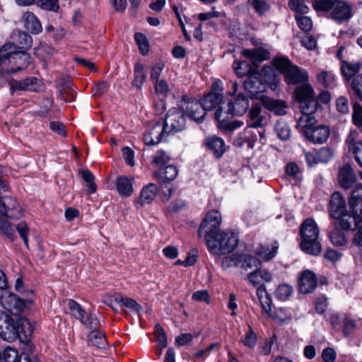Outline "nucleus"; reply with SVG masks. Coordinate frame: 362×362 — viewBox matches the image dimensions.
Returning a JSON list of instances; mask_svg holds the SVG:
<instances>
[{
  "label": "nucleus",
  "mask_w": 362,
  "mask_h": 362,
  "mask_svg": "<svg viewBox=\"0 0 362 362\" xmlns=\"http://www.w3.org/2000/svg\"><path fill=\"white\" fill-rule=\"evenodd\" d=\"M335 226H339L344 230H355L358 226H362V214L360 211L349 212L346 211L339 218L334 219Z\"/></svg>",
  "instance_id": "obj_11"
},
{
  "label": "nucleus",
  "mask_w": 362,
  "mask_h": 362,
  "mask_svg": "<svg viewBox=\"0 0 362 362\" xmlns=\"http://www.w3.org/2000/svg\"><path fill=\"white\" fill-rule=\"evenodd\" d=\"M243 86L250 98L260 99L262 100V98L264 96L262 95V83L259 79L253 77H249L245 81Z\"/></svg>",
  "instance_id": "obj_23"
},
{
  "label": "nucleus",
  "mask_w": 362,
  "mask_h": 362,
  "mask_svg": "<svg viewBox=\"0 0 362 362\" xmlns=\"http://www.w3.org/2000/svg\"><path fill=\"white\" fill-rule=\"evenodd\" d=\"M349 206L352 211L362 214V185H358L352 190L349 199Z\"/></svg>",
  "instance_id": "obj_30"
},
{
  "label": "nucleus",
  "mask_w": 362,
  "mask_h": 362,
  "mask_svg": "<svg viewBox=\"0 0 362 362\" xmlns=\"http://www.w3.org/2000/svg\"><path fill=\"white\" fill-rule=\"evenodd\" d=\"M134 78L132 83L139 90H141L143 84L147 78L146 73L144 71V66L141 63H136L134 66Z\"/></svg>",
  "instance_id": "obj_36"
},
{
  "label": "nucleus",
  "mask_w": 362,
  "mask_h": 362,
  "mask_svg": "<svg viewBox=\"0 0 362 362\" xmlns=\"http://www.w3.org/2000/svg\"><path fill=\"white\" fill-rule=\"evenodd\" d=\"M153 84L157 94L165 96L170 91L168 84L164 79L156 81Z\"/></svg>",
  "instance_id": "obj_62"
},
{
  "label": "nucleus",
  "mask_w": 362,
  "mask_h": 362,
  "mask_svg": "<svg viewBox=\"0 0 362 362\" xmlns=\"http://www.w3.org/2000/svg\"><path fill=\"white\" fill-rule=\"evenodd\" d=\"M329 129L327 126L320 125L305 132V136L315 144H322L327 141Z\"/></svg>",
  "instance_id": "obj_18"
},
{
  "label": "nucleus",
  "mask_w": 362,
  "mask_h": 362,
  "mask_svg": "<svg viewBox=\"0 0 362 362\" xmlns=\"http://www.w3.org/2000/svg\"><path fill=\"white\" fill-rule=\"evenodd\" d=\"M263 106L277 116H282L286 113V103L281 100H276L264 96L262 98Z\"/></svg>",
  "instance_id": "obj_19"
},
{
  "label": "nucleus",
  "mask_w": 362,
  "mask_h": 362,
  "mask_svg": "<svg viewBox=\"0 0 362 362\" xmlns=\"http://www.w3.org/2000/svg\"><path fill=\"white\" fill-rule=\"evenodd\" d=\"M250 129H245L240 133L233 140V145L236 147H241L245 143L247 144L248 147L252 148L254 142L257 140V136L252 135Z\"/></svg>",
  "instance_id": "obj_34"
},
{
  "label": "nucleus",
  "mask_w": 362,
  "mask_h": 362,
  "mask_svg": "<svg viewBox=\"0 0 362 362\" xmlns=\"http://www.w3.org/2000/svg\"><path fill=\"white\" fill-rule=\"evenodd\" d=\"M134 39L136 42L140 52L143 55H146L148 52V42L146 36L140 33H136L134 35Z\"/></svg>",
  "instance_id": "obj_53"
},
{
  "label": "nucleus",
  "mask_w": 362,
  "mask_h": 362,
  "mask_svg": "<svg viewBox=\"0 0 362 362\" xmlns=\"http://www.w3.org/2000/svg\"><path fill=\"white\" fill-rule=\"evenodd\" d=\"M293 287L288 284H283L279 285L275 291V297L279 300H286L292 293Z\"/></svg>",
  "instance_id": "obj_50"
},
{
  "label": "nucleus",
  "mask_w": 362,
  "mask_h": 362,
  "mask_svg": "<svg viewBox=\"0 0 362 362\" xmlns=\"http://www.w3.org/2000/svg\"><path fill=\"white\" fill-rule=\"evenodd\" d=\"M178 174V170L174 165H168L164 168H160L154 173V176L160 184L166 185L175 180Z\"/></svg>",
  "instance_id": "obj_24"
},
{
  "label": "nucleus",
  "mask_w": 362,
  "mask_h": 362,
  "mask_svg": "<svg viewBox=\"0 0 362 362\" xmlns=\"http://www.w3.org/2000/svg\"><path fill=\"white\" fill-rule=\"evenodd\" d=\"M0 230L11 240L15 238V231L11 224L6 221H0Z\"/></svg>",
  "instance_id": "obj_64"
},
{
  "label": "nucleus",
  "mask_w": 362,
  "mask_h": 362,
  "mask_svg": "<svg viewBox=\"0 0 362 362\" xmlns=\"http://www.w3.org/2000/svg\"><path fill=\"white\" fill-rule=\"evenodd\" d=\"M177 105L183 114L192 120L202 123L206 117L201 101L187 95H183L177 102Z\"/></svg>",
  "instance_id": "obj_7"
},
{
  "label": "nucleus",
  "mask_w": 362,
  "mask_h": 362,
  "mask_svg": "<svg viewBox=\"0 0 362 362\" xmlns=\"http://www.w3.org/2000/svg\"><path fill=\"white\" fill-rule=\"evenodd\" d=\"M168 135L163 121L160 118L148 122L144 133V141L146 145L155 146Z\"/></svg>",
  "instance_id": "obj_9"
},
{
  "label": "nucleus",
  "mask_w": 362,
  "mask_h": 362,
  "mask_svg": "<svg viewBox=\"0 0 362 362\" xmlns=\"http://www.w3.org/2000/svg\"><path fill=\"white\" fill-rule=\"evenodd\" d=\"M262 105V103L252 104L249 112L248 128H259L267 124L266 117L261 115Z\"/></svg>",
  "instance_id": "obj_15"
},
{
  "label": "nucleus",
  "mask_w": 362,
  "mask_h": 362,
  "mask_svg": "<svg viewBox=\"0 0 362 362\" xmlns=\"http://www.w3.org/2000/svg\"><path fill=\"white\" fill-rule=\"evenodd\" d=\"M361 67L360 62H349L341 60V72L346 80H349L359 71Z\"/></svg>",
  "instance_id": "obj_32"
},
{
  "label": "nucleus",
  "mask_w": 362,
  "mask_h": 362,
  "mask_svg": "<svg viewBox=\"0 0 362 362\" xmlns=\"http://www.w3.org/2000/svg\"><path fill=\"white\" fill-rule=\"evenodd\" d=\"M37 78L35 77H28L23 80H13L10 83V90L11 94L16 90L24 91L30 90L34 91L36 90V85L37 83Z\"/></svg>",
  "instance_id": "obj_22"
},
{
  "label": "nucleus",
  "mask_w": 362,
  "mask_h": 362,
  "mask_svg": "<svg viewBox=\"0 0 362 362\" xmlns=\"http://www.w3.org/2000/svg\"><path fill=\"white\" fill-rule=\"evenodd\" d=\"M228 109L225 112L230 116H242L249 108V100L243 93H239L228 104Z\"/></svg>",
  "instance_id": "obj_13"
},
{
  "label": "nucleus",
  "mask_w": 362,
  "mask_h": 362,
  "mask_svg": "<svg viewBox=\"0 0 362 362\" xmlns=\"http://www.w3.org/2000/svg\"><path fill=\"white\" fill-rule=\"evenodd\" d=\"M257 294L261 303L263 310L269 314L271 317H274V316L270 313L272 311V300L267 296L264 288H262L261 286L259 287L257 291Z\"/></svg>",
  "instance_id": "obj_46"
},
{
  "label": "nucleus",
  "mask_w": 362,
  "mask_h": 362,
  "mask_svg": "<svg viewBox=\"0 0 362 362\" xmlns=\"http://www.w3.org/2000/svg\"><path fill=\"white\" fill-rule=\"evenodd\" d=\"M247 4L251 6L259 16L265 15L270 10V5L267 0H247Z\"/></svg>",
  "instance_id": "obj_43"
},
{
  "label": "nucleus",
  "mask_w": 362,
  "mask_h": 362,
  "mask_svg": "<svg viewBox=\"0 0 362 362\" xmlns=\"http://www.w3.org/2000/svg\"><path fill=\"white\" fill-rule=\"evenodd\" d=\"M0 303L6 310L15 315L21 313L25 307V302L21 298L7 291L1 295Z\"/></svg>",
  "instance_id": "obj_12"
},
{
  "label": "nucleus",
  "mask_w": 362,
  "mask_h": 362,
  "mask_svg": "<svg viewBox=\"0 0 362 362\" xmlns=\"http://www.w3.org/2000/svg\"><path fill=\"white\" fill-rule=\"evenodd\" d=\"M279 245L275 242L271 247L269 245H260L257 248L255 253L264 260L269 261L275 257Z\"/></svg>",
  "instance_id": "obj_35"
},
{
  "label": "nucleus",
  "mask_w": 362,
  "mask_h": 362,
  "mask_svg": "<svg viewBox=\"0 0 362 362\" xmlns=\"http://www.w3.org/2000/svg\"><path fill=\"white\" fill-rule=\"evenodd\" d=\"M242 54L253 64L262 62L269 57V52L263 48L243 49Z\"/></svg>",
  "instance_id": "obj_29"
},
{
  "label": "nucleus",
  "mask_w": 362,
  "mask_h": 362,
  "mask_svg": "<svg viewBox=\"0 0 362 362\" xmlns=\"http://www.w3.org/2000/svg\"><path fill=\"white\" fill-rule=\"evenodd\" d=\"M204 144L216 158L222 157L226 151V144L223 139L217 136L206 138Z\"/></svg>",
  "instance_id": "obj_16"
},
{
  "label": "nucleus",
  "mask_w": 362,
  "mask_h": 362,
  "mask_svg": "<svg viewBox=\"0 0 362 362\" xmlns=\"http://www.w3.org/2000/svg\"><path fill=\"white\" fill-rule=\"evenodd\" d=\"M329 238L335 246H343L346 243V235L337 227L329 233Z\"/></svg>",
  "instance_id": "obj_48"
},
{
  "label": "nucleus",
  "mask_w": 362,
  "mask_h": 362,
  "mask_svg": "<svg viewBox=\"0 0 362 362\" xmlns=\"http://www.w3.org/2000/svg\"><path fill=\"white\" fill-rule=\"evenodd\" d=\"M89 342L98 348L103 349L105 347L107 341L105 334L97 329H93L88 334Z\"/></svg>",
  "instance_id": "obj_42"
},
{
  "label": "nucleus",
  "mask_w": 362,
  "mask_h": 362,
  "mask_svg": "<svg viewBox=\"0 0 362 362\" xmlns=\"http://www.w3.org/2000/svg\"><path fill=\"white\" fill-rule=\"evenodd\" d=\"M349 151L354 155L355 160L358 164L362 168V141L353 142L352 140L348 139ZM361 179L362 180V171L359 173Z\"/></svg>",
  "instance_id": "obj_39"
},
{
  "label": "nucleus",
  "mask_w": 362,
  "mask_h": 362,
  "mask_svg": "<svg viewBox=\"0 0 362 362\" xmlns=\"http://www.w3.org/2000/svg\"><path fill=\"white\" fill-rule=\"evenodd\" d=\"M237 235L221 232L216 236L213 242L208 243L209 251L216 255H225L231 252L238 245Z\"/></svg>",
  "instance_id": "obj_8"
},
{
  "label": "nucleus",
  "mask_w": 362,
  "mask_h": 362,
  "mask_svg": "<svg viewBox=\"0 0 362 362\" xmlns=\"http://www.w3.org/2000/svg\"><path fill=\"white\" fill-rule=\"evenodd\" d=\"M352 119L356 126L362 127V107L357 103L354 104Z\"/></svg>",
  "instance_id": "obj_60"
},
{
  "label": "nucleus",
  "mask_w": 362,
  "mask_h": 362,
  "mask_svg": "<svg viewBox=\"0 0 362 362\" xmlns=\"http://www.w3.org/2000/svg\"><path fill=\"white\" fill-rule=\"evenodd\" d=\"M272 65L280 72L284 73L286 74V71H288V69L291 67L292 64L291 61L286 58L283 57H276L272 60Z\"/></svg>",
  "instance_id": "obj_49"
},
{
  "label": "nucleus",
  "mask_w": 362,
  "mask_h": 362,
  "mask_svg": "<svg viewBox=\"0 0 362 362\" xmlns=\"http://www.w3.org/2000/svg\"><path fill=\"white\" fill-rule=\"evenodd\" d=\"M343 322V333L346 337H348L356 328V321L353 319L349 318L346 315H344Z\"/></svg>",
  "instance_id": "obj_61"
},
{
  "label": "nucleus",
  "mask_w": 362,
  "mask_h": 362,
  "mask_svg": "<svg viewBox=\"0 0 362 362\" xmlns=\"http://www.w3.org/2000/svg\"><path fill=\"white\" fill-rule=\"evenodd\" d=\"M221 223V216L218 211L212 210L209 211L199 228V236L204 235L206 244L213 242L216 236L222 232L219 229Z\"/></svg>",
  "instance_id": "obj_6"
},
{
  "label": "nucleus",
  "mask_w": 362,
  "mask_h": 362,
  "mask_svg": "<svg viewBox=\"0 0 362 362\" xmlns=\"http://www.w3.org/2000/svg\"><path fill=\"white\" fill-rule=\"evenodd\" d=\"M289 6L290 8L296 12V14L303 15L308 11V7L303 0H292Z\"/></svg>",
  "instance_id": "obj_57"
},
{
  "label": "nucleus",
  "mask_w": 362,
  "mask_h": 362,
  "mask_svg": "<svg viewBox=\"0 0 362 362\" xmlns=\"http://www.w3.org/2000/svg\"><path fill=\"white\" fill-rule=\"evenodd\" d=\"M116 188L120 196L128 197L134 192L132 179L126 176H119L116 180Z\"/></svg>",
  "instance_id": "obj_28"
},
{
  "label": "nucleus",
  "mask_w": 362,
  "mask_h": 362,
  "mask_svg": "<svg viewBox=\"0 0 362 362\" xmlns=\"http://www.w3.org/2000/svg\"><path fill=\"white\" fill-rule=\"evenodd\" d=\"M223 95L221 93L211 91L200 100L205 112L211 111L221 104Z\"/></svg>",
  "instance_id": "obj_27"
},
{
  "label": "nucleus",
  "mask_w": 362,
  "mask_h": 362,
  "mask_svg": "<svg viewBox=\"0 0 362 362\" xmlns=\"http://www.w3.org/2000/svg\"><path fill=\"white\" fill-rule=\"evenodd\" d=\"M79 175L82 179L86 182L88 190L90 194L95 192L97 189V185L94 182L95 177L93 174L88 170L80 169L78 170Z\"/></svg>",
  "instance_id": "obj_45"
},
{
  "label": "nucleus",
  "mask_w": 362,
  "mask_h": 362,
  "mask_svg": "<svg viewBox=\"0 0 362 362\" xmlns=\"http://www.w3.org/2000/svg\"><path fill=\"white\" fill-rule=\"evenodd\" d=\"M312 6L317 12H329L330 18L338 23L348 21L352 17V7L339 0H313Z\"/></svg>",
  "instance_id": "obj_2"
},
{
  "label": "nucleus",
  "mask_w": 362,
  "mask_h": 362,
  "mask_svg": "<svg viewBox=\"0 0 362 362\" xmlns=\"http://www.w3.org/2000/svg\"><path fill=\"white\" fill-rule=\"evenodd\" d=\"M308 79V75L306 71L300 69L297 66H291L286 71L285 81L288 84H298L305 83Z\"/></svg>",
  "instance_id": "obj_21"
},
{
  "label": "nucleus",
  "mask_w": 362,
  "mask_h": 362,
  "mask_svg": "<svg viewBox=\"0 0 362 362\" xmlns=\"http://www.w3.org/2000/svg\"><path fill=\"white\" fill-rule=\"evenodd\" d=\"M317 284V279L315 274L311 271L306 270L302 273L299 280V291L305 294L312 293Z\"/></svg>",
  "instance_id": "obj_17"
},
{
  "label": "nucleus",
  "mask_w": 362,
  "mask_h": 362,
  "mask_svg": "<svg viewBox=\"0 0 362 362\" xmlns=\"http://www.w3.org/2000/svg\"><path fill=\"white\" fill-rule=\"evenodd\" d=\"M170 160L169 155L164 151H158L153 156V163L158 166L167 164Z\"/></svg>",
  "instance_id": "obj_56"
},
{
  "label": "nucleus",
  "mask_w": 362,
  "mask_h": 362,
  "mask_svg": "<svg viewBox=\"0 0 362 362\" xmlns=\"http://www.w3.org/2000/svg\"><path fill=\"white\" fill-rule=\"evenodd\" d=\"M32 331L29 321L23 317L14 320L9 315L0 311V337L7 341L18 339L21 342L29 341Z\"/></svg>",
  "instance_id": "obj_1"
},
{
  "label": "nucleus",
  "mask_w": 362,
  "mask_h": 362,
  "mask_svg": "<svg viewBox=\"0 0 362 362\" xmlns=\"http://www.w3.org/2000/svg\"><path fill=\"white\" fill-rule=\"evenodd\" d=\"M274 132L277 136L282 141L288 140L291 136V128L287 122L278 120L274 126Z\"/></svg>",
  "instance_id": "obj_41"
},
{
  "label": "nucleus",
  "mask_w": 362,
  "mask_h": 362,
  "mask_svg": "<svg viewBox=\"0 0 362 362\" xmlns=\"http://www.w3.org/2000/svg\"><path fill=\"white\" fill-rule=\"evenodd\" d=\"M168 134H175L183 130L186 125L185 115L177 109H171L167 113L163 122Z\"/></svg>",
  "instance_id": "obj_10"
},
{
  "label": "nucleus",
  "mask_w": 362,
  "mask_h": 362,
  "mask_svg": "<svg viewBox=\"0 0 362 362\" xmlns=\"http://www.w3.org/2000/svg\"><path fill=\"white\" fill-rule=\"evenodd\" d=\"M295 95L300 103L310 99L315 98L314 89L308 83H304L302 86H298L295 90Z\"/></svg>",
  "instance_id": "obj_33"
},
{
  "label": "nucleus",
  "mask_w": 362,
  "mask_h": 362,
  "mask_svg": "<svg viewBox=\"0 0 362 362\" xmlns=\"http://www.w3.org/2000/svg\"><path fill=\"white\" fill-rule=\"evenodd\" d=\"M346 211V202L339 192H334L331 197L329 204V214L334 220L339 218Z\"/></svg>",
  "instance_id": "obj_14"
},
{
  "label": "nucleus",
  "mask_w": 362,
  "mask_h": 362,
  "mask_svg": "<svg viewBox=\"0 0 362 362\" xmlns=\"http://www.w3.org/2000/svg\"><path fill=\"white\" fill-rule=\"evenodd\" d=\"M338 180L341 186L344 189L351 188L355 183L356 177L349 164H346L339 169Z\"/></svg>",
  "instance_id": "obj_20"
},
{
  "label": "nucleus",
  "mask_w": 362,
  "mask_h": 362,
  "mask_svg": "<svg viewBox=\"0 0 362 362\" xmlns=\"http://www.w3.org/2000/svg\"><path fill=\"white\" fill-rule=\"evenodd\" d=\"M226 115V117L223 115L221 107H219L215 112V118L219 122L221 129L226 131H233L243 124V122L239 120L227 121L226 119L229 117L230 115Z\"/></svg>",
  "instance_id": "obj_26"
},
{
  "label": "nucleus",
  "mask_w": 362,
  "mask_h": 362,
  "mask_svg": "<svg viewBox=\"0 0 362 362\" xmlns=\"http://www.w3.org/2000/svg\"><path fill=\"white\" fill-rule=\"evenodd\" d=\"M69 308L72 312V315L78 320L83 318V316L86 314V312L81 308V306L73 300H69Z\"/></svg>",
  "instance_id": "obj_58"
},
{
  "label": "nucleus",
  "mask_w": 362,
  "mask_h": 362,
  "mask_svg": "<svg viewBox=\"0 0 362 362\" xmlns=\"http://www.w3.org/2000/svg\"><path fill=\"white\" fill-rule=\"evenodd\" d=\"M158 191V187L153 183L144 187L141 191L139 198L136 202V206L139 205L142 207L145 204H150L155 198Z\"/></svg>",
  "instance_id": "obj_25"
},
{
  "label": "nucleus",
  "mask_w": 362,
  "mask_h": 362,
  "mask_svg": "<svg viewBox=\"0 0 362 362\" xmlns=\"http://www.w3.org/2000/svg\"><path fill=\"white\" fill-rule=\"evenodd\" d=\"M23 18L25 22V28L32 34L36 35L42 30L40 21L33 13H25L23 16Z\"/></svg>",
  "instance_id": "obj_31"
},
{
  "label": "nucleus",
  "mask_w": 362,
  "mask_h": 362,
  "mask_svg": "<svg viewBox=\"0 0 362 362\" xmlns=\"http://www.w3.org/2000/svg\"><path fill=\"white\" fill-rule=\"evenodd\" d=\"M317 119L313 115L303 114L298 119L297 127L303 130V134L305 136V132L308 129H312L315 127Z\"/></svg>",
  "instance_id": "obj_38"
},
{
  "label": "nucleus",
  "mask_w": 362,
  "mask_h": 362,
  "mask_svg": "<svg viewBox=\"0 0 362 362\" xmlns=\"http://www.w3.org/2000/svg\"><path fill=\"white\" fill-rule=\"evenodd\" d=\"M319 228L313 218H307L301 224L300 233L302 241L301 250L310 255L317 256L322 251V245L318 240Z\"/></svg>",
  "instance_id": "obj_3"
},
{
  "label": "nucleus",
  "mask_w": 362,
  "mask_h": 362,
  "mask_svg": "<svg viewBox=\"0 0 362 362\" xmlns=\"http://www.w3.org/2000/svg\"><path fill=\"white\" fill-rule=\"evenodd\" d=\"M259 265L260 261L257 257L251 255H240L239 267L245 271L252 268L257 269Z\"/></svg>",
  "instance_id": "obj_40"
},
{
  "label": "nucleus",
  "mask_w": 362,
  "mask_h": 362,
  "mask_svg": "<svg viewBox=\"0 0 362 362\" xmlns=\"http://www.w3.org/2000/svg\"><path fill=\"white\" fill-rule=\"evenodd\" d=\"M354 95L362 101V74L357 75L351 83Z\"/></svg>",
  "instance_id": "obj_54"
},
{
  "label": "nucleus",
  "mask_w": 362,
  "mask_h": 362,
  "mask_svg": "<svg viewBox=\"0 0 362 362\" xmlns=\"http://www.w3.org/2000/svg\"><path fill=\"white\" fill-rule=\"evenodd\" d=\"M17 49L27 50L32 47L33 39L32 37L26 33L18 32L16 36Z\"/></svg>",
  "instance_id": "obj_44"
},
{
  "label": "nucleus",
  "mask_w": 362,
  "mask_h": 362,
  "mask_svg": "<svg viewBox=\"0 0 362 362\" xmlns=\"http://www.w3.org/2000/svg\"><path fill=\"white\" fill-rule=\"evenodd\" d=\"M8 188L7 182L3 179L0 167V214L9 218L18 219L23 216V211L16 200L10 196L1 195V192H6Z\"/></svg>",
  "instance_id": "obj_4"
},
{
  "label": "nucleus",
  "mask_w": 362,
  "mask_h": 362,
  "mask_svg": "<svg viewBox=\"0 0 362 362\" xmlns=\"http://www.w3.org/2000/svg\"><path fill=\"white\" fill-rule=\"evenodd\" d=\"M333 156V151L329 148H321L316 153L318 163H327Z\"/></svg>",
  "instance_id": "obj_55"
},
{
  "label": "nucleus",
  "mask_w": 362,
  "mask_h": 362,
  "mask_svg": "<svg viewBox=\"0 0 362 362\" xmlns=\"http://www.w3.org/2000/svg\"><path fill=\"white\" fill-rule=\"evenodd\" d=\"M0 55L6 56L7 62L13 60L17 64L16 69H6L7 74H15L25 69L31 62V57L25 50H18L13 43H7L0 49Z\"/></svg>",
  "instance_id": "obj_5"
},
{
  "label": "nucleus",
  "mask_w": 362,
  "mask_h": 362,
  "mask_svg": "<svg viewBox=\"0 0 362 362\" xmlns=\"http://www.w3.org/2000/svg\"><path fill=\"white\" fill-rule=\"evenodd\" d=\"M81 322L90 329H98L100 322L96 316L93 313L86 314L80 320Z\"/></svg>",
  "instance_id": "obj_51"
},
{
  "label": "nucleus",
  "mask_w": 362,
  "mask_h": 362,
  "mask_svg": "<svg viewBox=\"0 0 362 362\" xmlns=\"http://www.w3.org/2000/svg\"><path fill=\"white\" fill-rule=\"evenodd\" d=\"M4 361L5 362H20V358L16 349L7 347L4 351Z\"/></svg>",
  "instance_id": "obj_59"
},
{
  "label": "nucleus",
  "mask_w": 362,
  "mask_h": 362,
  "mask_svg": "<svg viewBox=\"0 0 362 362\" xmlns=\"http://www.w3.org/2000/svg\"><path fill=\"white\" fill-rule=\"evenodd\" d=\"M320 107L317 99H310L300 103V110L303 114L313 115V113Z\"/></svg>",
  "instance_id": "obj_47"
},
{
  "label": "nucleus",
  "mask_w": 362,
  "mask_h": 362,
  "mask_svg": "<svg viewBox=\"0 0 362 362\" xmlns=\"http://www.w3.org/2000/svg\"><path fill=\"white\" fill-rule=\"evenodd\" d=\"M239 255H231L225 257L222 259V267L225 269L232 267H239Z\"/></svg>",
  "instance_id": "obj_63"
},
{
  "label": "nucleus",
  "mask_w": 362,
  "mask_h": 362,
  "mask_svg": "<svg viewBox=\"0 0 362 362\" xmlns=\"http://www.w3.org/2000/svg\"><path fill=\"white\" fill-rule=\"evenodd\" d=\"M318 83L326 88H333L336 85L335 77L333 73L322 71L317 75Z\"/></svg>",
  "instance_id": "obj_37"
},
{
  "label": "nucleus",
  "mask_w": 362,
  "mask_h": 362,
  "mask_svg": "<svg viewBox=\"0 0 362 362\" xmlns=\"http://www.w3.org/2000/svg\"><path fill=\"white\" fill-rule=\"evenodd\" d=\"M295 18L299 28L305 32H308L311 30L313 26L312 20L305 16L296 14Z\"/></svg>",
  "instance_id": "obj_52"
}]
</instances>
